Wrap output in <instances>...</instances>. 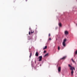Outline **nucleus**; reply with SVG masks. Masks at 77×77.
I'll list each match as a JSON object with an SVG mask.
<instances>
[{"label":"nucleus","mask_w":77,"mask_h":77,"mask_svg":"<svg viewBox=\"0 0 77 77\" xmlns=\"http://www.w3.org/2000/svg\"><path fill=\"white\" fill-rule=\"evenodd\" d=\"M30 55L29 56V57L30 58V57H31V56H32V53H30Z\"/></svg>","instance_id":"2eb2a0df"},{"label":"nucleus","mask_w":77,"mask_h":77,"mask_svg":"<svg viewBox=\"0 0 77 77\" xmlns=\"http://www.w3.org/2000/svg\"><path fill=\"white\" fill-rule=\"evenodd\" d=\"M43 53H46V51H44Z\"/></svg>","instance_id":"a211bd4d"},{"label":"nucleus","mask_w":77,"mask_h":77,"mask_svg":"<svg viewBox=\"0 0 77 77\" xmlns=\"http://www.w3.org/2000/svg\"><path fill=\"white\" fill-rule=\"evenodd\" d=\"M48 54H46L44 56L45 57H46V56H48Z\"/></svg>","instance_id":"f8f14e48"},{"label":"nucleus","mask_w":77,"mask_h":77,"mask_svg":"<svg viewBox=\"0 0 77 77\" xmlns=\"http://www.w3.org/2000/svg\"><path fill=\"white\" fill-rule=\"evenodd\" d=\"M34 33L35 34H37V33H38V31H37L36 30H35Z\"/></svg>","instance_id":"6e6552de"},{"label":"nucleus","mask_w":77,"mask_h":77,"mask_svg":"<svg viewBox=\"0 0 77 77\" xmlns=\"http://www.w3.org/2000/svg\"><path fill=\"white\" fill-rule=\"evenodd\" d=\"M36 63V61L35 60V64Z\"/></svg>","instance_id":"aec40b11"},{"label":"nucleus","mask_w":77,"mask_h":77,"mask_svg":"<svg viewBox=\"0 0 77 77\" xmlns=\"http://www.w3.org/2000/svg\"><path fill=\"white\" fill-rule=\"evenodd\" d=\"M64 33H65V35H68V34H69V33L67 31H65Z\"/></svg>","instance_id":"423d86ee"},{"label":"nucleus","mask_w":77,"mask_h":77,"mask_svg":"<svg viewBox=\"0 0 77 77\" xmlns=\"http://www.w3.org/2000/svg\"><path fill=\"white\" fill-rule=\"evenodd\" d=\"M38 55H39V54H38V52H37L35 54V56H38Z\"/></svg>","instance_id":"1a4fd4ad"},{"label":"nucleus","mask_w":77,"mask_h":77,"mask_svg":"<svg viewBox=\"0 0 77 77\" xmlns=\"http://www.w3.org/2000/svg\"><path fill=\"white\" fill-rule=\"evenodd\" d=\"M66 41V38L63 40V45L64 47H65V46H66V44H65Z\"/></svg>","instance_id":"f257e3e1"},{"label":"nucleus","mask_w":77,"mask_h":77,"mask_svg":"<svg viewBox=\"0 0 77 77\" xmlns=\"http://www.w3.org/2000/svg\"><path fill=\"white\" fill-rule=\"evenodd\" d=\"M29 29L30 30V29H31L30 27V28H29Z\"/></svg>","instance_id":"5701e85b"},{"label":"nucleus","mask_w":77,"mask_h":77,"mask_svg":"<svg viewBox=\"0 0 77 77\" xmlns=\"http://www.w3.org/2000/svg\"><path fill=\"white\" fill-rule=\"evenodd\" d=\"M42 56H40L39 57V60L38 61H41L42 60Z\"/></svg>","instance_id":"20e7f679"},{"label":"nucleus","mask_w":77,"mask_h":77,"mask_svg":"<svg viewBox=\"0 0 77 77\" xmlns=\"http://www.w3.org/2000/svg\"><path fill=\"white\" fill-rule=\"evenodd\" d=\"M75 54H77V50H76V51H75Z\"/></svg>","instance_id":"6ab92c4d"},{"label":"nucleus","mask_w":77,"mask_h":77,"mask_svg":"<svg viewBox=\"0 0 77 77\" xmlns=\"http://www.w3.org/2000/svg\"><path fill=\"white\" fill-rule=\"evenodd\" d=\"M58 50H60V46L58 47Z\"/></svg>","instance_id":"f3484780"},{"label":"nucleus","mask_w":77,"mask_h":77,"mask_svg":"<svg viewBox=\"0 0 77 77\" xmlns=\"http://www.w3.org/2000/svg\"><path fill=\"white\" fill-rule=\"evenodd\" d=\"M47 48V46H46L45 47L43 48V50H45V49H46V48Z\"/></svg>","instance_id":"9b49d317"},{"label":"nucleus","mask_w":77,"mask_h":77,"mask_svg":"<svg viewBox=\"0 0 77 77\" xmlns=\"http://www.w3.org/2000/svg\"><path fill=\"white\" fill-rule=\"evenodd\" d=\"M72 60L74 63H75V61H74V60H73V58L72 59Z\"/></svg>","instance_id":"4468645a"},{"label":"nucleus","mask_w":77,"mask_h":77,"mask_svg":"<svg viewBox=\"0 0 77 77\" xmlns=\"http://www.w3.org/2000/svg\"><path fill=\"white\" fill-rule=\"evenodd\" d=\"M66 56H64V57H63V58H61L60 59L61 60H62V59L64 60L66 59Z\"/></svg>","instance_id":"0eeeda50"},{"label":"nucleus","mask_w":77,"mask_h":77,"mask_svg":"<svg viewBox=\"0 0 77 77\" xmlns=\"http://www.w3.org/2000/svg\"><path fill=\"white\" fill-rule=\"evenodd\" d=\"M15 2V0H14V2Z\"/></svg>","instance_id":"393cba45"},{"label":"nucleus","mask_w":77,"mask_h":77,"mask_svg":"<svg viewBox=\"0 0 77 77\" xmlns=\"http://www.w3.org/2000/svg\"><path fill=\"white\" fill-rule=\"evenodd\" d=\"M59 26L60 27H62V24H61V23H60L59 24Z\"/></svg>","instance_id":"ddd939ff"},{"label":"nucleus","mask_w":77,"mask_h":77,"mask_svg":"<svg viewBox=\"0 0 77 77\" xmlns=\"http://www.w3.org/2000/svg\"><path fill=\"white\" fill-rule=\"evenodd\" d=\"M49 41H51V38H49Z\"/></svg>","instance_id":"dca6fc26"},{"label":"nucleus","mask_w":77,"mask_h":77,"mask_svg":"<svg viewBox=\"0 0 77 77\" xmlns=\"http://www.w3.org/2000/svg\"><path fill=\"white\" fill-rule=\"evenodd\" d=\"M26 1H27V0H26Z\"/></svg>","instance_id":"b1692460"},{"label":"nucleus","mask_w":77,"mask_h":77,"mask_svg":"<svg viewBox=\"0 0 77 77\" xmlns=\"http://www.w3.org/2000/svg\"><path fill=\"white\" fill-rule=\"evenodd\" d=\"M31 32L32 34V33H34V30L32 29L31 30Z\"/></svg>","instance_id":"9d476101"},{"label":"nucleus","mask_w":77,"mask_h":77,"mask_svg":"<svg viewBox=\"0 0 77 77\" xmlns=\"http://www.w3.org/2000/svg\"><path fill=\"white\" fill-rule=\"evenodd\" d=\"M29 35H30V31L29 32Z\"/></svg>","instance_id":"412c9836"},{"label":"nucleus","mask_w":77,"mask_h":77,"mask_svg":"<svg viewBox=\"0 0 77 77\" xmlns=\"http://www.w3.org/2000/svg\"><path fill=\"white\" fill-rule=\"evenodd\" d=\"M69 67H70L69 69H73L74 70H75V67H72V66H71V65H70V64L69 65Z\"/></svg>","instance_id":"f03ea898"},{"label":"nucleus","mask_w":77,"mask_h":77,"mask_svg":"<svg viewBox=\"0 0 77 77\" xmlns=\"http://www.w3.org/2000/svg\"><path fill=\"white\" fill-rule=\"evenodd\" d=\"M70 70H72L71 71V74L72 75V76H73V74L74 73V70H73V69H70Z\"/></svg>","instance_id":"7ed1b4c3"},{"label":"nucleus","mask_w":77,"mask_h":77,"mask_svg":"<svg viewBox=\"0 0 77 77\" xmlns=\"http://www.w3.org/2000/svg\"><path fill=\"white\" fill-rule=\"evenodd\" d=\"M51 36V34H49V36Z\"/></svg>","instance_id":"4be33fe9"},{"label":"nucleus","mask_w":77,"mask_h":77,"mask_svg":"<svg viewBox=\"0 0 77 77\" xmlns=\"http://www.w3.org/2000/svg\"><path fill=\"white\" fill-rule=\"evenodd\" d=\"M58 72H60V71H61V67H59L58 68Z\"/></svg>","instance_id":"39448f33"}]
</instances>
